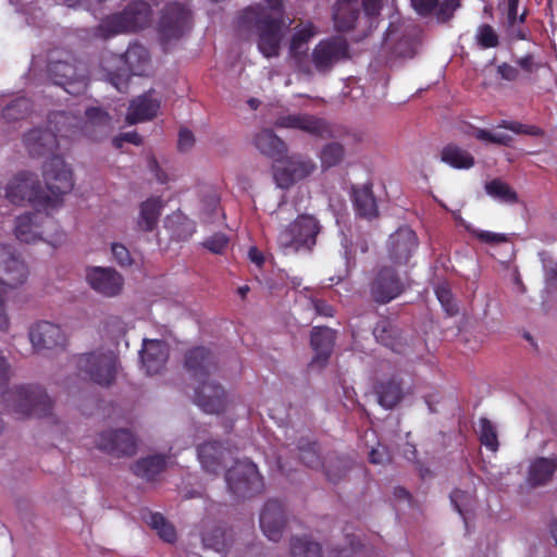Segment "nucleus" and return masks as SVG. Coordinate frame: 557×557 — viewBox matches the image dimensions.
I'll use <instances>...</instances> for the list:
<instances>
[{"instance_id": "f257e3e1", "label": "nucleus", "mask_w": 557, "mask_h": 557, "mask_svg": "<svg viewBox=\"0 0 557 557\" xmlns=\"http://www.w3.org/2000/svg\"><path fill=\"white\" fill-rule=\"evenodd\" d=\"M85 115L86 120L78 129L76 119L70 117L65 112L54 113L50 122L55 125L58 134L49 129L36 128L24 136V143L29 153L41 156L46 151H52L58 146V136L74 139L81 132L91 139L99 140L111 132V117L103 110L88 108Z\"/></svg>"}, {"instance_id": "f03ea898", "label": "nucleus", "mask_w": 557, "mask_h": 557, "mask_svg": "<svg viewBox=\"0 0 557 557\" xmlns=\"http://www.w3.org/2000/svg\"><path fill=\"white\" fill-rule=\"evenodd\" d=\"M242 24H253L258 32V49L265 58L280 54L283 28L293 20L282 15V0H264L262 7L249 8L242 15Z\"/></svg>"}, {"instance_id": "7ed1b4c3", "label": "nucleus", "mask_w": 557, "mask_h": 557, "mask_svg": "<svg viewBox=\"0 0 557 557\" xmlns=\"http://www.w3.org/2000/svg\"><path fill=\"white\" fill-rule=\"evenodd\" d=\"M185 368L200 382L195 392L196 405L207 413L223 412L227 406L225 391L213 381L205 380L215 370L210 351L203 347L189 350L185 357Z\"/></svg>"}, {"instance_id": "20e7f679", "label": "nucleus", "mask_w": 557, "mask_h": 557, "mask_svg": "<svg viewBox=\"0 0 557 557\" xmlns=\"http://www.w3.org/2000/svg\"><path fill=\"white\" fill-rule=\"evenodd\" d=\"M149 63V53L140 45L129 46L124 54L108 53L102 59L108 79L119 91H126L131 75L146 74Z\"/></svg>"}, {"instance_id": "39448f33", "label": "nucleus", "mask_w": 557, "mask_h": 557, "mask_svg": "<svg viewBox=\"0 0 557 557\" xmlns=\"http://www.w3.org/2000/svg\"><path fill=\"white\" fill-rule=\"evenodd\" d=\"M7 410L20 418L46 417L51 413L52 400L47 393L35 385H15L1 393Z\"/></svg>"}, {"instance_id": "423d86ee", "label": "nucleus", "mask_w": 557, "mask_h": 557, "mask_svg": "<svg viewBox=\"0 0 557 557\" xmlns=\"http://www.w3.org/2000/svg\"><path fill=\"white\" fill-rule=\"evenodd\" d=\"M320 232L318 220L308 214L299 215L293 223L284 227L277 236V245L284 255L300 250H311Z\"/></svg>"}, {"instance_id": "0eeeda50", "label": "nucleus", "mask_w": 557, "mask_h": 557, "mask_svg": "<svg viewBox=\"0 0 557 557\" xmlns=\"http://www.w3.org/2000/svg\"><path fill=\"white\" fill-rule=\"evenodd\" d=\"M150 22V7L145 1H136L122 13L106 17L98 27L100 36L108 37L124 32H135L146 27Z\"/></svg>"}, {"instance_id": "6e6552de", "label": "nucleus", "mask_w": 557, "mask_h": 557, "mask_svg": "<svg viewBox=\"0 0 557 557\" xmlns=\"http://www.w3.org/2000/svg\"><path fill=\"white\" fill-rule=\"evenodd\" d=\"M48 71L52 82L71 95L83 94L87 88V67L71 55L64 60H51Z\"/></svg>"}, {"instance_id": "1a4fd4ad", "label": "nucleus", "mask_w": 557, "mask_h": 557, "mask_svg": "<svg viewBox=\"0 0 557 557\" xmlns=\"http://www.w3.org/2000/svg\"><path fill=\"white\" fill-rule=\"evenodd\" d=\"M225 480L230 492L237 497L252 496L263 487L257 466L248 460L236 461L226 471Z\"/></svg>"}, {"instance_id": "9d476101", "label": "nucleus", "mask_w": 557, "mask_h": 557, "mask_svg": "<svg viewBox=\"0 0 557 557\" xmlns=\"http://www.w3.org/2000/svg\"><path fill=\"white\" fill-rule=\"evenodd\" d=\"M42 177L47 189L46 194L50 196V199H58L74 187L72 170L59 156H53L44 163Z\"/></svg>"}, {"instance_id": "9b49d317", "label": "nucleus", "mask_w": 557, "mask_h": 557, "mask_svg": "<svg viewBox=\"0 0 557 557\" xmlns=\"http://www.w3.org/2000/svg\"><path fill=\"white\" fill-rule=\"evenodd\" d=\"M79 369L99 385H110L115 377L116 356L113 351L85 354L78 359Z\"/></svg>"}, {"instance_id": "f8f14e48", "label": "nucleus", "mask_w": 557, "mask_h": 557, "mask_svg": "<svg viewBox=\"0 0 557 557\" xmlns=\"http://www.w3.org/2000/svg\"><path fill=\"white\" fill-rule=\"evenodd\" d=\"M29 275L28 267L25 261L7 245H0V292L23 285Z\"/></svg>"}, {"instance_id": "ddd939ff", "label": "nucleus", "mask_w": 557, "mask_h": 557, "mask_svg": "<svg viewBox=\"0 0 557 557\" xmlns=\"http://www.w3.org/2000/svg\"><path fill=\"white\" fill-rule=\"evenodd\" d=\"M348 58V45L341 36L321 40L311 52V62L314 70L325 74L338 61Z\"/></svg>"}, {"instance_id": "4468645a", "label": "nucleus", "mask_w": 557, "mask_h": 557, "mask_svg": "<svg viewBox=\"0 0 557 557\" xmlns=\"http://www.w3.org/2000/svg\"><path fill=\"white\" fill-rule=\"evenodd\" d=\"M274 125L280 128L298 129L320 138H329L335 136L331 124H329L323 119L307 113L281 115L276 119Z\"/></svg>"}, {"instance_id": "2eb2a0df", "label": "nucleus", "mask_w": 557, "mask_h": 557, "mask_svg": "<svg viewBox=\"0 0 557 557\" xmlns=\"http://www.w3.org/2000/svg\"><path fill=\"white\" fill-rule=\"evenodd\" d=\"M85 278L89 287L103 297H115L123 290L124 278L111 267H88Z\"/></svg>"}, {"instance_id": "dca6fc26", "label": "nucleus", "mask_w": 557, "mask_h": 557, "mask_svg": "<svg viewBox=\"0 0 557 557\" xmlns=\"http://www.w3.org/2000/svg\"><path fill=\"white\" fill-rule=\"evenodd\" d=\"M96 446L113 457L133 456L136 453V438L126 429L106 430L98 434Z\"/></svg>"}, {"instance_id": "f3484780", "label": "nucleus", "mask_w": 557, "mask_h": 557, "mask_svg": "<svg viewBox=\"0 0 557 557\" xmlns=\"http://www.w3.org/2000/svg\"><path fill=\"white\" fill-rule=\"evenodd\" d=\"M28 336L33 348L38 354L63 349L66 343L62 329L48 321L34 324L29 329Z\"/></svg>"}, {"instance_id": "a211bd4d", "label": "nucleus", "mask_w": 557, "mask_h": 557, "mask_svg": "<svg viewBox=\"0 0 557 557\" xmlns=\"http://www.w3.org/2000/svg\"><path fill=\"white\" fill-rule=\"evenodd\" d=\"M188 28L189 10L180 3L166 5L159 22L161 38L165 41L178 39Z\"/></svg>"}, {"instance_id": "6ab92c4d", "label": "nucleus", "mask_w": 557, "mask_h": 557, "mask_svg": "<svg viewBox=\"0 0 557 557\" xmlns=\"http://www.w3.org/2000/svg\"><path fill=\"white\" fill-rule=\"evenodd\" d=\"M234 451L228 443L207 441L197 448L198 460L202 469L212 474H218L228 461L234 459Z\"/></svg>"}, {"instance_id": "aec40b11", "label": "nucleus", "mask_w": 557, "mask_h": 557, "mask_svg": "<svg viewBox=\"0 0 557 557\" xmlns=\"http://www.w3.org/2000/svg\"><path fill=\"white\" fill-rule=\"evenodd\" d=\"M52 225V219L41 212L22 214L15 222V236L27 244L36 243L45 239L48 227Z\"/></svg>"}, {"instance_id": "412c9836", "label": "nucleus", "mask_w": 557, "mask_h": 557, "mask_svg": "<svg viewBox=\"0 0 557 557\" xmlns=\"http://www.w3.org/2000/svg\"><path fill=\"white\" fill-rule=\"evenodd\" d=\"M317 165L314 161L304 156L289 157L283 166H277L274 178L278 187L288 188L294 183L312 174Z\"/></svg>"}, {"instance_id": "4be33fe9", "label": "nucleus", "mask_w": 557, "mask_h": 557, "mask_svg": "<svg viewBox=\"0 0 557 557\" xmlns=\"http://www.w3.org/2000/svg\"><path fill=\"white\" fill-rule=\"evenodd\" d=\"M315 34L312 23H300L295 27L289 42V58L294 60L296 69L307 76L312 75V69L306 61L308 42Z\"/></svg>"}, {"instance_id": "5701e85b", "label": "nucleus", "mask_w": 557, "mask_h": 557, "mask_svg": "<svg viewBox=\"0 0 557 557\" xmlns=\"http://www.w3.org/2000/svg\"><path fill=\"white\" fill-rule=\"evenodd\" d=\"M404 290V285L396 272L383 267L371 284V295L376 302L386 304L398 297Z\"/></svg>"}, {"instance_id": "b1692460", "label": "nucleus", "mask_w": 557, "mask_h": 557, "mask_svg": "<svg viewBox=\"0 0 557 557\" xmlns=\"http://www.w3.org/2000/svg\"><path fill=\"white\" fill-rule=\"evenodd\" d=\"M7 195L12 201L20 199L27 200H50L37 177L33 173H20L7 187Z\"/></svg>"}, {"instance_id": "393cba45", "label": "nucleus", "mask_w": 557, "mask_h": 557, "mask_svg": "<svg viewBox=\"0 0 557 557\" xmlns=\"http://www.w3.org/2000/svg\"><path fill=\"white\" fill-rule=\"evenodd\" d=\"M417 247L416 233L409 227H400L389 236L388 256L395 263L404 264L408 262Z\"/></svg>"}, {"instance_id": "a878e982", "label": "nucleus", "mask_w": 557, "mask_h": 557, "mask_svg": "<svg viewBox=\"0 0 557 557\" xmlns=\"http://www.w3.org/2000/svg\"><path fill=\"white\" fill-rule=\"evenodd\" d=\"M286 523L283 505L275 499L268 500L260 513V528L263 534L273 542H277L283 534Z\"/></svg>"}, {"instance_id": "bb28decb", "label": "nucleus", "mask_w": 557, "mask_h": 557, "mask_svg": "<svg viewBox=\"0 0 557 557\" xmlns=\"http://www.w3.org/2000/svg\"><path fill=\"white\" fill-rule=\"evenodd\" d=\"M169 345L161 339H144L140 350V361L149 375L160 373L169 358Z\"/></svg>"}, {"instance_id": "cd10ccee", "label": "nucleus", "mask_w": 557, "mask_h": 557, "mask_svg": "<svg viewBox=\"0 0 557 557\" xmlns=\"http://www.w3.org/2000/svg\"><path fill=\"white\" fill-rule=\"evenodd\" d=\"M557 471V456L535 457L530 460L527 470V483L532 487L548 484Z\"/></svg>"}, {"instance_id": "c85d7f7f", "label": "nucleus", "mask_w": 557, "mask_h": 557, "mask_svg": "<svg viewBox=\"0 0 557 557\" xmlns=\"http://www.w3.org/2000/svg\"><path fill=\"white\" fill-rule=\"evenodd\" d=\"M311 347L315 351L311 366L323 368L333 351L335 332L330 327L315 326L311 331Z\"/></svg>"}, {"instance_id": "c756f323", "label": "nucleus", "mask_w": 557, "mask_h": 557, "mask_svg": "<svg viewBox=\"0 0 557 557\" xmlns=\"http://www.w3.org/2000/svg\"><path fill=\"white\" fill-rule=\"evenodd\" d=\"M163 209L160 197H151L139 205L136 226L141 232H151L156 228Z\"/></svg>"}, {"instance_id": "7c9ffc66", "label": "nucleus", "mask_w": 557, "mask_h": 557, "mask_svg": "<svg viewBox=\"0 0 557 557\" xmlns=\"http://www.w3.org/2000/svg\"><path fill=\"white\" fill-rule=\"evenodd\" d=\"M159 107V101L153 99L150 92L139 96L131 102L126 121L129 124H136L138 122L150 120L156 116Z\"/></svg>"}, {"instance_id": "2f4dec72", "label": "nucleus", "mask_w": 557, "mask_h": 557, "mask_svg": "<svg viewBox=\"0 0 557 557\" xmlns=\"http://www.w3.org/2000/svg\"><path fill=\"white\" fill-rule=\"evenodd\" d=\"M359 16L358 0H337L334 9V23L337 30L347 32L355 27Z\"/></svg>"}, {"instance_id": "473e14b6", "label": "nucleus", "mask_w": 557, "mask_h": 557, "mask_svg": "<svg viewBox=\"0 0 557 557\" xmlns=\"http://www.w3.org/2000/svg\"><path fill=\"white\" fill-rule=\"evenodd\" d=\"M255 147L262 153L272 159H280L287 151L285 143L277 137L271 129H262L253 138Z\"/></svg>"}, {"instance_id": "72a5a7b5", "label": "nucleus", "mask_w": 557, "mask_h": 557, "mask_svg": "<svg viewBox=\"0 0 557 557\" xmlns=\"http://www.w3.org/2000/svg\"><path fill=\"white\" fill-rule=\"evenodd\" d=\"M166 459L163 455H152L137 460L133 466V472L143 479L152 480L164 470Z\"/></svg>"}, {"instance_id": "f704fd0d", "label": "nucleus", "mask_w": 557, "mask_h": 557, "mask_svg": "<svg viewBox=\"0 0 557 557\" xmlns=\"http://www.w3.org/2000/svg\"><path fill=\"white\" fill-rule=\"evenodd\" d=\"M441 159L455 169H470L474 165L472 154L454 144H449L443 148Z\"/></svg>"}, {"instance_id": "c9c22d12", "label": "nucleus", "mask_w": 557, "mask_h": 557, "mask_svg": "<svg viewBox=\"0 0 557 557\" xmlns=\"http://www.w3.org/2000/svg\"><path fill=\"white\" fill-rule=\"evenodd\" d=\"M354 205L359 215L368 219L374 218L376 215L377 207L372 194V189L368 185H363L354 189Z\"/></svg>"}, {"instance_id": "e433bc0d", "label": "nucleus", "mask_w": 557, "mask_h": 557, "mask_svg": "<svg viewBox=\"0 0 557 557\" xmlns=\"http://www.w3.org/2000/svg\"><path fill=\"white\" fill-rule=\"evenodd\" d=\"M379 404L385 409H392L403 398L404 392L401 385L396 380H388L380 384L376 389Z\"/></svg>"}, {"instance_id": "4c0bfd02", "label": "nucleus", "mask_w": 557, "mask_h": 557, "mask_svg": "<svg viewBox=\"0 0 557 557\" xmlns=\"http://www.w3.org/2000/svg\"><path fill=\"white\" fill-rule=\"evenodd\" d=\"M165 227L171 231L172 236L178 240L189 238L195 232L194 223L181 213H174L165 219Z\"/></svg>"}, {"instance_id": "58836bf2", "label": "nucleus", "mask_w": 557, "mask_h": 557, "mask_svg": "<svg viewBox=\"0 0 557 557\" xmlns=\"http://www.w3.org/2000/svg\"><path fill=\"white\" fill-rule=\"evenodd\" d=\"M485 191L495 200L512 205L518 202L517 193L505 182L500 180H492L485 184Z\"/></svg>"}, {"instance_id": "ea45409f", "label": "nucleus", "mask_w": 557, "mask_h": 557, "mask_svg": "<svg viewBox=\"0 0 557 557\" xmlns=\"http://www.w3.org/2000/svg\"><path fill=\"white\" fill-rule=\"evenodd\" d=\"M345 158V148L339 143H330L320 151L321 168L323 170L338 165Z\"/></svg>"}, {"instance_id": "a19ab883", "label": "nucleus", "mask_w": 557, "mask_h": 557, "mask_svg": "<svg viewBox=\"0 0 557 557\" xmlns=\"http://www.w3.org/2000/svg\"><path fill=\"white\" fill-rule=\"evenodd\" d=\"M202 543L206 548H211L216 553H225L231 545V537L225 530L214 528L212 532L203 534Z\"/></svg>"}, {"instance_id": "79ce46f5", "label": "nucleus", "mask_w": 557, "mask_h": 557, "mask_svg": "<svg viewBox=\"0 0 557 557\" xmlns=\"http://www.w3.org/2000/svg\"><path fill=\"white\" fill-rule=\"evenodd\" d=\"M290 554L293 557H320L321 547L307 537H294L290 542Z\"/></svg>"}, {"instance_id": "37998d69", "label": "nucleus", "mask_w": 557, "mask_h": 557, "mask_svg": "<svg viewBox=\"0 0 557 557\" xmlns=\"http://www.w3.org/2000/svg\"><path fill=\"white\" fill-rule=\"evenodd\" d=\"M220 215V198L214 190L208 191L201 199L200 216L207 223L215 220Z\"/></svg>"}, {"instance_id": "c03bdc74", "label": "nucleus", "mask_w": 557, "mask_h": 557, "mask_svg": "<svg viewBox=\"0 0 557 557\" xmlns=\"http://www.w3.org/2000/svg\"><path fill=\"white\" fill-rule=\"evenodd\" d=\"M149 525L157 531L158 535L168 543L176 540L174 527L169 523L160 513H151L148 521Z\"/></svg>"}, {"instance_id": "a18cd8bd", "label": "nucleus", "mask_w": 557, "mask_h": 557, "mask_svg": "<svg viewBox=\"0 0 557 557\" xmlns=\"http://www.w3.org/2000/svg\"><path fill=\"white\" fill-rule=\"evenodd\" d=\"M479 434L481 443L492 451L498 448L497 433L494 424L486 418L479 420Z\"/></svg>"}, {"instance_id": "49530a36", "label": "nucleus", "mask_w": 557, "mask_h": 557, "mask_svg": "<svg viewBox=\"0 0 557 557\" xmlns=\"http://www.w3.org/2000/svg\"><path fill=\"white\" fill-rule=\"evenodd\" d=\"M450 502L458 513L467 520V513L472 508L473 497L470 493L460 490H455L450 494Z\"/></svg>"}, {"instance_id": "de8ad7c7", "label": "nucleus", "mask_w": 557, "mask_h": 557, "mask_svg": "<svg viewBox=\"0 0 557 557\" xmlns=\"http://www.w3.org/2000/svg\"><path fill=\"white\" fill-rule=\"evenodd\" d=\"M30 110V102L26 98H18L3 110V117L14 121L24 117Z\"/></svg>"}, {"instance_id": "09e8293b", "label": "nucleus", "mask_w": 557, "mask_h": 557, "mask_svg": "<svg viewBox=\"0 0 557 557\" xmlns=\"http://www.w3.org/2000/svg\"><path fill=\"white\" fill-rule=\"evenodd\" d=\"M435 294L445 311L448 314L454 315L457 312V307L453 300V295L448 286L446 284L437 285L435 287Z\"/></svg>"}, {"instance_id": "8fccbe9b", "label": "nucleus", "mask_w": 557, "mask_h": 557, "mask_svg": "<svg viewBox=\"0 0 557 557\" xmlns=\"http://www.w3.org/2000/svg\"><path fill=\"white\" fill-rule=\"evenodd\" d=\"M350 469V462L347 460L338 459L335 463H330L326 467V476L332 482H337L344 478Z\"/></svg>"}, {"instance_id": "3c124183", "label": "nucleus", "mask_w": 557, "mask_h": 557, "mask_svg": "<svg viewBox=\"0 0 557 557\" xmlns=\"http://www.w3.org/2000/svg\"><path fill=\"white\" fill-rule=\"evenodd\" d=\"M476 39L483 48L496 47L498 44V36L490 25H482L478 28Z\"/></svg>"}, {"instance_id": "603ef678", "label": "nucleus", "mask_w": 557, "mask_h": 557, "mask_svg": "<svg viewBox=\"0 0 557 557\" xmlns=\"http://www.w3.org/2000/svg\"><path fill=\"white\" fill-rule=\"evenodd\" d=\"M228 245V238L224 234H214L203 242V246L212 253L221 255Z\"/></svg>"}, {"instance_id": "864d4df0", "label": "nucleus", "mask_w": 557, "mask_h": 557, "mask_svg": "<svg viewBox=\"0 0 557 557\" xmlns=\"http://www.w3.org/2000/svg\"><path fill=\"white\" fill-rule=\"evenodd\" d=\"M111 251L114 261L119 263L121 267H128L132 264L133 260L131 253L124 245L114 243L111 246Z\"/></svg>"}, {"instance_id": "5fc2aeb1", "label": "nucleus", "mask_w": 557, "mask_h": 557, "mask_svg": "<svg viewBox=\"0 0 557 557\" xmlns=\"http://www.w3.org/2000/svg\"><path fill=\"white\" fill-rule=\"evenodd\" d=\"M436 10V18L438 22L448 21L455 10L459 7V0H444L440 5H437Z\"/></svg>"}, {"instance_id": "6e6d98bb", "label": "nucleus", "mask_w": 557, "mask_h": 557, "mask_svg": "<svg viewBox=\"0 0 557 557\" xmlns=\"http://www.w3.org/2000/svg\"><path fill=\"white\" fill-rule=\"evenodd\" d=\"M472 234L481 242L493 245L505 243L508 239L505 234L494 233L490 231L473 230Z\"/></svg>"}, {"instance_id": "4d7b16f0", "label": "nucleus", "mask_w": 557, "mask_h": 557, "mask_svg": "<svg viewBox=\"0 0 557 557\" xmlns=\"http://www.w3.org/2000/svg\"><path fill=\"white\" fill-rule=\"evenodd\" d=\"M299 457L301 461L310 468H318L321 466L320 455L318 454L314 445H310L307 449H302Z\"/></svg>"}, {"instance_id": "13d9d810", "label": "nucleus", "mask_w": 557, "mask_h": 557, "mask_svg": "<svg viewBox=\"0 0 557 557\" xmlns=\"http://www.w3.org/2000/svg\"><path fill=\"white\" fill-rule=\"evenodd\" d=\"M196 143L195 136L188 128H181L178 133L177 147L181 151H189Z\"/></svg>"}, {"instance_id": "bf43d9fd", "label": "nucleus", "mask_w": 557, "mask_h": 557, "mask_svg": "<svg viewBox=\"0 0 557 557\" xmlns=\"http://www.w3.org/2000/svg\"><path fill=\"white\" fill-rule=\"evenodd\" d=\"M412 7L420 15L431 14L438 5V0H411Z\"/></svg>"}, {"instance_id": "052dcab7", "label": "nucleus", "mask_w": 557, "mask_h": 557, "mask_svg": "<svg viewBox=\"0 0 557 557\" xmlns=\"http://www.w3.org/2000/svg\"><path fill=\"white\" fill-rule=\"evenodd\" d=\"M381 1L382 0H362L366 17L370 23V28L373 26V20L380 13Z\"/></svg>"}, {"instance_id": "680f3d73", "label": "nucleus", "mask_w": 557, "mask_h": 557, "mask_svg": "<svg viewBox=\"0 0 557 557\" xmlns=\"http://www.w3.org/2000/svg\"><path fill=\"white\" fill-rule=\"evenodd\" d=\"M370 462L373 465H384L389 461V456L385 447L377 445L369 453Z\"/></svg>"}, {"instance_id": "e2e57ef3", "label": "nucleus", "mask_w": 557, "mask_h": 557, "mask_svg": "<svg viewBox=\"0 0 557 557\" xmlns=\"http://www.w3.org/2000/svg\"><path fill=\"white\" fill-rule=\"evenodd\" d=\"M12 376V369L7 359L0 354V392L8 384Z\"/></svg>"}, {"instance_id": "0e129e2a", "label": "nucleus", "mask_w": 557, "mask_h": 557, "mask_svg": "<svg viewBox=\"0 0 557 557\" xmlns=\"http://www.w3.org/2000/svg\"><path fill=\"white\" fill-rule=\"evenodd\" d=\"M312 307L317 314L323 317H332L334 313V309L327 302L321 299H314L311 301Z\"/></svg>"}, {"instance_id": "69168bd1", "label": "nucleus", "mask_w": 557, "mask_h": 557, "mask_svg": "<svg viewBox=\"0 0 557 557\" xmlns=\"http://www.w3.org/2000/svg\"><path fill=\"white\" fill-rule=\"evenodd\" d=\"M498 73L507 81H516L519 76L518 70L507 63H503L498 66Z\"/></svg>"}, {"instance_id": "338daca9", "label": "nucleus", "mask_w": 557, "mask_h": 557, "mask_svg": "<svg viewBox=\"0 0 557 557\" xmlns=\"http://www.w3.org/2000/svg\"><path fill=\"white\" fill-rule=\"evenodd\" d=\"M389 331L387 330V326L385 323H382L380 325H377L375 329H374V336L375 338L381 342L383 345L385 346H389L392 349H395L394 345L392 342L388 341L387 336H385V333H388Z\"/></svg>"}, {"instance_id": "774afa93", "label": "nucleus", "mask_w": 557, "mask_h": 557, "mask_svg": "<svg viewBox=\"0 0 557 557\" xmlns=\"http://www.w3.org/2000/svg\"><path fill=\"white\" fill-rule=\"evenodd\" d=\"M545 280L549 286L557 287V262L545 265Z\"/></svg>"}]
</instances>
